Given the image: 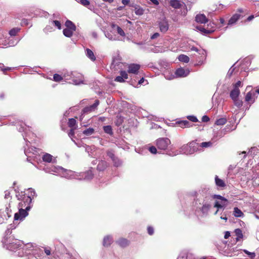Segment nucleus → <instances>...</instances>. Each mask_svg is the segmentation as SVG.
<instances>
[{
    "label": "nucleus",
    "mask_w": 259,
    "mask_h": 259,
    "mask_svg": "<svg viewBox=\"0 0 259 259\" xmlns=\"http://www.w3.org/2000/svg\"><path fill=\"white\" fill-rule=\"evenodd\" d=\"M44 169L46 172L59 175L61 177L68 179L89 181L93 178V174L91 169L84 172H76L59 166H47Z\"/></svg>",
    "instance_id": "obj_1"
},
{
    "label": "nucleus",
    "mask_w": 259,
    "mask_h": 259,
    "mask_svg": "<svg viewBox=\"0 0 259 259\" xmlns=\"http://www.w3.org/2000/svg\"><path fill=\"white\" fill-rule=\"evenodd\" d=\"M13 124L17 126L18 131L20 132H23L22 134L24 140L26 142V147L24 148L25 154L28 157L27 160L29 157H35L36 155L41 152V150L36 148L35 147H29L28 143H30V141H28L27 137H34V134L31 131V127L26 125V124L22 121L17 120L15 122H12Z\"/></svg>",
    "instance_id": "obj_2"
},
{
    "label": "nucleus",
    "mask_w": 259,
    "mask_h": 259,
    "mask_svg": "<svg viewBox=\"0 0 259 259\" xmlns=\"http://www.w3.org/2000/svg\"><path fill=\"white\" fill-rule=\"evenodd\" d=\"M197 198L195 204L196 209L199 210L203 216H207L211 207L212 196L208 188H203L197 192Z\"/></svg>",
    "instance_id": "obj_3"
},
{
    "label": "nucleus",
    "mask_w": 259,
    "mask_h": 259,
    "mask_svg": "<svg viewBox=\"0 0 259 259\" xmlns=\"http://www.w3.org/2000/svg\"><path fill=\"white\" fill-rule=\"evenodd\" d=\"M4 247L7 249L12 251L19 252L21 248L23 242L18 239H15L13 236H6L2 241Z\"/></svg>",
    "instance_id": "obj_4"
},
{
    "label": "nucleus",
    "mask_w": 259,
    "mask_h": 259,
    "mask_svg": "<svg viewBox=\"0 0 259 259\" xmlns=\"http://www.w3.org/2000/svg\"><path fill=\"white\" fill-rule=\"evenodd\" d=\"M198 143L195 141H192L188 144L182 146L178 152H176L173 154V155L175 156L179 154L186 155L191 154L196 151L198 149Z\"/></svg>",
    "instance_id": "obj_5"
},
{
    "label": "nucleus",
    "mask_w": 259,
    "mask_h": 259,
    "mask_svg": "<svg viewBox=\"0 0 259 259\" xmlns=\"http://www.w3.org/2000/svg\"><path fill=\"white\" fill-rule=\"evenodd\" d=\"M170 140L167 138H160L156 141V145L158 149L162 152V154L166 153L170 156H174L172 153H170L168 149L170 145Z\"/></svg>",
    "instance_id": "obj_6"
},
{
    "label": "nucleus",
    "mask_w": 259,
    "mask_h": 259,
    "mask_svg": "<svg viewBox=\"0 0 259 259\" xmlns=\"http://www.w3.org/2000/svg\"><path fill=\"white\" fill-rule=\"evenodd\" d=\"M34 246L31 243H27L23 245V247L19 249V252L17 253V255L18 256H23L25 254H28L30 253V251L33 250Z\"/></svg>",
    "instance_id": "obj_7"
},
{
    "label": "nucleus",
    "mask_w": 259,
    "mask_h": 259,
    "mask_svg": "<svg viewBox=\"0 0 259 259\" xmlns=\"http://www.w3.org/2000/svg\"><path fill=\"white\" fill-rule=\"evenodd\" d=\"M32 198L31 196H24L23 199L18 204V207L26 208L27 210H30L32 207Z\"/></svg>",
    "instance_id": "obj_8"
},
{
    "label": "nucleus",
    "mask_w": 259,
    "mask_h": 259,
    "mask_svg": "<svg viewBox=\"0 0 259 259\" xmlns=\"http://www.w3.org/2000/svg\"><path fill=\"white\" fill-rule=\"evenodd\" d=\"M257 97L256 92L254 91H250L246 94L244 100L246 104L249 105V107H247V108H249L250 105L255 102Z\"/></svg>",
    "instance_id": "obj_9"
},
{
    "label": "nucleus",
    "mask_w": 259,
    "mask_h": 259,
    "mask_svg": "<svg viewBox=\"0 0 259 259\" xmlns=\"http://www.w3.org/2000/svg\"><path fill=\"white\" fill-rule=\"evenodd\" d=\"M29 210H27L26 208H23L22 207L19 208V211L17 213H16L14 215V220L15 221L17 220H22L24 219L26 216L28 215V211Z\"/></svg>",
    "instance_id": "obj_10"
},
{
    "label": "nucleus",
    "mask_w": 259,
    "mask_h": 259,
    "mask_svg": "<svg viewBox=\"0 0 259 259\" xmlns=\"http://www.w3.org/2000/svg\"><path fill=\"white\" fill-rule=\"evenodd\" d=\"M190 73L189 69H184L183 68H179L175 71V75L177 77H185Z\"/></svg>",
    "instance_id": "obj_11"
},
{
    "label": "nucleus",
    "mask_w": 259,
    "mask_h": 259,
    "mask_svg": "<svg viewBox=\"0 0 259 259\" xmlns=\"http://www.w3.org/2000/svg\"><path fill=\"white\" fill-rule=\"evenodd\" d=\"M140 66L137 64H131L128 66V72L135 74H138Z\"/></svg>",
    "instance_id": "obj_12"
},
{
    "label": "nucleus",
    "mask_w": 259,
    "mask_h": 259,
    "mask_svg": "<svg viewBox=\"0 0 259 259\" xmlns=\"http://www.w3.org/2000/svg\"><path fill=\"white\" fill-rule=\"evenodd\" d=\"M99 104V101L98 100H96L95 102L91 106H87L83 109L84 113L88 112H94L96 111L97 107Z\"/></svg>",
    "instance_id": "obj_13"
},
{
    "label": "nucleus",
    "mask_w": 259,
    "mask_h": 259,
    "mask_svg": "<svg viewBox=\"0 0 259 259\" xmlns=\"http://www.w3.org/2000/svg\"><path fill=\"white\" fill-rule=\"evenodd\" d=\"M128 78V74L125 71H121L120 72V75L117 76L115 79V81L119 82H123L124 81V79Z\"/></svg>",
    "instance_id": "obj_14"
},
{
    "label": "nucleus",
    "mask_w": 259,
    "mask_h": 259,
    "mask_svg": "<svg viewBox=\"0 0 259 259\" xmlns=\"http://www.w3.org/2000/svg\"><path fill=\"white\" fill-rule=\"evenodd\" d=\"M108 166V163L105 160H99L97 169L99 171H104Z\"/></svg>",
    "instance_id": "obj_15"
},
{
    "label": "nucleus",
    "mask_w": 259,
    "mask_h": 259,
    "mask_svg": "<svg viewBox=\"0 0 259 259\" xmlns=\"http://www.w3.org/2000/svg\"><path fill=\"white\" fill-rule=\"evenodd\" d=\"M113 242V238L111 236L107 235L104 237L103 241V245L105 247L109 246Z\"/></svg>",
    "instance_id": "obj_16"
},
{
    "label": "nucleus",
    "mask_w": 259,
    "mask_h": 259,
    "mask_svg": "<svg viewBox=\"0 0 259 259\" xmlns=\"http://www.w3.org/2000/svg\"><path fill=\"white\" fill-rule=\"evenodd\" d=\"M160 30L162 32H165L168 29V24L167 21L163 20L159 23Z\"/></svg>",
    "instance_id": "obj_17"
},
{
    "label": "nucleus",
    "mask_w": 259,
    "mask_h": 259,
    "mask_svg": "<svg viewBox=\"0 0 259 259\" xmlns=\"http://www.w3.org/2000/svg\"><path fill=\"white\" fill-rule=\"evenodd\" d=\"M176 123L180 127L184 128V127H188L192 126V124L187 120H179L176 121Z\"/></svg>",
    "instance_id": "obj_18"
},
{
    "label": "nucleus",
    "mask_w": 259,
    "mask_h": 259,
    "mask_svg": "<svg viewBox=\"0 0 259 259\" xmlns=\"http://www.w3.org/2000/svg\"><path fill=\"white\" fill-rule=\"evenodd\" d=\"M195 20L197 22L200 23H205L208 21L207 19L204 14L197 15L195 17Z\"/></svg>",
    "instance_id": "obj_19"
},
{
    "label": "nucleus",
    "mask_w": 259,
    "mask_h": 259,
    "mask_svg": "<svg viewBox=\"0 0 259 259\" xmlns=\"http://www.w3.org/2000/svg\"><path fill=\"white\" fill-rule=\"evenodd\" d=\"M170 4L172 7L175 9H179L182 8L184 3H181L178 0H170Z\"/></svg>",
    "instance_id": "obj_20"
},
{
    "label": "nucleus",
    "mask_w": 259,
    "mask_h": 259,
    "mask_svg": "<svg viewBox=\"0 0 259 259\" xmlns=\"http://www.w3.org/2000/svg\"><path fill=\"white\" fill-rule=\"evenodd\" d=\"M240 15L235 14L232 16L228 22L229 25H232L236 23V22L239 19Z\"/></svg>",
    "instance_id": "obj_21"
},
{
    "label": "nucleus",
    "mask_w": 259,
    "mask_h": 259,
    "mask_svg": "<svg viewBox=\"0 0 259 259\" xmlns=\"http://www.w3.org/2000/svg\"><path fill=\"white\" fill-rule=\"evenodd\" d=\"M239 95L240 90L238 88H234L230 93V97L232 100H235L236 99L238 98Z\"/></svg>",
    "instance_id": "obj_22"
},
{
    "label": "nucleus",
    "mask_w": 259,
    "mask_h": 259,
    "mask_svg": "<svg viewBox=\"0 0 259 259\" xmlns=\"http://www.w3.org/2000/svg\"><path fill=\"white\" fill-rule=\"evenodd\" d=\"M42 159L44 161L49 163L54 162L55 160V159L53 160V156L49 153L44 154L42 157Z\"/></svg>",
    "instance_id": "obj_23"
},
{
    "label": "nucleus",
    "mask_w": 259,
    "mask_h": 259,
    "mask_svg": "<svg viewBox=\"0 0 259 259\" xmlns=\"http://www.w3.org/2000/svg\"><path fill=\"white\" fill-rule=\"evenodd\" d=\"M72 83L75 85L83 83V77L81 75L78 74L75 78H74L72 79Z\"/></svg>",
    "instance_id": "obj_24"
},
{
    "label": "nucleus",
    "mask_w": 259,
    "mask_h": 259,
    "mask_svg": "<svg viewBox=\"0 0 259 259\" xmlns=\"http://www.w3.org/2000/svg\"><path fill=\"white\" fill-rule=\"evenodd\" d=\"M215 183L216 185L219 187H224L226 186L225 182L219 178L217 176L215 177Z\"/></svg>",
    "instance_id": "obj_25"
},
{
    "label": "nucleus",
    "mask_w": 259,
    "mask_h": 259,
    "mask_svg": "<svg viewBox=\"0 0 259 259\" xmlns=\"http://www.w3.org/2000/svg\"><path fill=\"white\" fill-rule=\"evenodd\" d=\"M226 134V128H224L221 131H218L214 135V138H216L217 140L220 139L224 136Z\"/></svg>",
    "instance_id": "obj_26"
},
{
    "label": "nucleus",
    "mask_w": 259,
    "mask_h": 259,
    "mask_svg": "<svg viewBox=\"0 0 259 259\" xmlns=\"http://www.w3.org/2000/svg\"><path fill=\"white\" fill-rule=\"evenodd\" d=\"M112 28H115L117 30V33L122 36H125V33L123 31V30L121 28H120L119 26L116 25L115 24H112L111 25Z\"/></svg>",
    "instance_id": "obj_27"
},
{
    "label": "nucleus",
    "mask_w": 259,
    "mask_h": 259,
    "mask_svg": "<svg viewBox=\"0 0 259 259\" xmlns=\"http://www.w3.org/2000/svg\"><path fill=\"white\" fill-rule=\"evenodd\" d=\"M68 126L70 128H77L76 119L73 118H69L68 122Z\"/></svg>",
    "instance_id": "obj_28"
},
{
    "label": "nucleus",
    "mask_w": 259,
    "mask_h": 259,
    "mask_svg": "<svg viewBox=\"0 0 259 259\" xmlns=\"http://www.w3.org/2000/svg\"><path fill=\"white\" fill-rule=\"evenodd\" d=\"M116 243L120 246L124 247L128 245V241L124 238H120L116 241Z\"/></svg>",
    "instance_id": "obj_29"
},
{
    "label": "nucleus",
    "mask_w": 259,
    "mask_h": 259,
    "mask_svg": "<svg viewBox=\"0 0 259 259\" xmlns=\"http://www.w3.org/2000/svg\"><path fill=\"white\" fill-rule=\"evenodd\" d=\"M233 214L235 217L240 218L243 216V213L238 207H235L234 208Z\"/></svg>",
    "instance_id": "obj_30"
},
{
    "label": "nucleus",
    "mask_w": 259,
    "mask_h": 259,
    "mask_svg": "<svg viewBox=\"0 0 259 259\" xmlns=\"http://www.w3.org/2000/svg\"><path fill=\"white\" fill-rule=\"evenodd\" d=\"M75 30L69 28H65L63 30V34L65 36L70 37L72 35Z\"/></svg>",
    "instance_id": "obj_31"
},
{
    "label": "nucleus",
    "mask_w": 259,
    "mask_h": 259,
    "mask_svg": "<svg viewBox=\"0 0 259 259\" xmlns=\"http://www.w3.org/2000/svg\"><path fill=\"white\" fill-rule=\"evenodd\" d=\"M234 232L235 233L236 237V240L239 241L240 239H242L243 237L242 230L240 229H236L235 230Z\"/></svg>",
    "instance_id": "obj_32"
},
{
    "label": "nucleus",
    "mask_w": 259,
    "mask_h": 259,
    "mask_svg": "<svg viewBox=\"0 0 259 259\" xmlns=\"http://www.w3.org/2000/svg\"><path fill=\"white\" fill-rule=\"evenodd\" d=\"M103 130L105 133L109 134L110 136L112 135L113 134L112 127L110 125L104 126Z\"/></svg>",
    "instance_id": "obj_33"
},
{
    "label": "nucleus",
    "mask_w": 259,
    "mask_h": 259,
    "mask_svg": "<svg viewBox=\"0 0 259 259\" xmlns=\"http://www.w3.org/2000/svg\"><path fill=\"white\" fill-rule=\"evenodd\" d=\"M86 54L87 56L92 61H95L96 60V57L94 56L93 52L90 50L89 49H87L86 50Z\"/></svg>",
    "instance_id": "obj_34"
},
{
    "label": "nucleus",
    "mask_w": 259,
    "mask_h": 259,
    "mask_svg": "<svg viewBox=\"0 0 259 259\" xmlns=\"http://www.w3.org/2000/svg\"><path fill=\"white\" fill-rule=\"evenodd\" d=\"M178 59L180 61L185 63H188L190 60L189 57L185 55H180L178 57Z\"/></svg>",
    "instance_id": "obj_35"
},
{
    "label": "nucleus",
    "mask_w": 259,
    "mask_h": 259,
    "mask_svg": "<svg viewBox=\"0 0 259 259\" xmlns=\"http://www.w3.org/2000/svg\"><path fill=\"white\" fill-rule=\"evenodd\" d=\"M112 161L114 166L117 167L121 166L122 164V161L117 157L114 159Z\"/></svg>",
    "instance_id": "obj_36"
},
{
    "label": "nucleus",
    "mask_w": 259,
    "mask_h": 259,
    "mask_svg": "<svg viewBox=\"0 0 259 259\" xmlns=\"http://www.w3.org/2000/svg\"><path fill=\"white\" fill-rule=\"evenodd\" d=\"M65 26H66V28L71 29L72 30L76 29V27L74 24L69 20H67L65 22Z\"/></svg>",
    "instance_id": "obj_37"
},
{
    "label": "nucleus",
    "mask_w": 259,
    "mask_h": 259,
    "mask_svg": "<svg viewBox=\"0 0 259 259\" xmlns=\"http://www.w3.org/2000/svg\"><path fill=\"white\" fill-rule=\"evenodd\" d=\"M149 151L152 153L155 154L156 153L158 154H162V152L159 151L158 149L157 150V148L155 146H151L149 147Z\"/></svg>",
    "instance_id": "obj_38"
},
{
    "label": "nucleus",
    "mask_w": 259,
    "mask_h": 259,
    "mask_svg": "<svg viewBox=\"0 0 259 259\" xmlns=\"http://www.w3.org/2000/svg\"><path fill=\"white\" fill-rule=\"evenodd\" d=\"M196 28L197 30H198L199 31H200L204 33H207V34L210 33L211 32H212L213 31V30H207L206 29L204 28L203 27H202L201 26H196Z\"/></svg>",
    "instance_id": "obj_39"
},
{
    "label": "nucleus",
    "mask_w": 259,
    "mask_h": 259,
    "mask_svg": "<svg viewBox=\"0 0 259 259\" xmlns=\"http://www.w3.org/2000/svg\"><path fill=\"white\" fill-rule=\"evenodd\" d=\"M164 77L166 79L168 80H171L175 78L176 75L175 74H170V72L169 71H165L164 73Z\"/></svg>",
    "instance_id": "obj_40"
},
{
    "label": "nucleus",
    "mask_w": 259,
    "mask_h": 259,
    "mask_svg": "<svg viewBox=\"0 0 259 259\" xmlns=\"http://www.w3.org/2000/svg\"><path fill=\"white\" fill-rule=\"evenodd\" d=\"M15 227L14 225L10 224L8 226V228H7L6 231V236H10V235L12 233V230L13 229H15Z\"/></svg>",
    "instance_id": "obj_41"
},
{
    "label": "nucleus",
    "mask_w": 259,
    "mask_h": 259,
    "mask_svg": "<svg viewBox=\"0 0 259 259\" xmlns=\"http://www.w3.org/2000/svg\"><path fill=\"white\" fill-rule=\"evenodd\" d=\"M94 129L93 128L90 127L84 130L82 133L86 136H90L94 133Z\"/></svg>",
    "instance_id": "obj_42"
},
{
    "label": "nucleus",
    "mask_w": 259,
    "mask_h": 259,
    "mask_svg": "<svg viewBox=\"0 0 259 259\" xmlns=\"http://www.w3.org/2000/svg\"><path fill=\"white\" fill-rule=\"evenodd\" d=\"M135 13L137 15H142L144 13V10L139 6H136L135 8Z\"/></svg>",
    "instance_id": "obj_43"
},
{
    "label": "nucleus",
    "mask_w": 259,
    "mask_h": 259,
    "mask_svg": "<svg viewBox=\"0 0 259 259\" xmlns=\"http://www.w3.org/2000/svg\"><path fill=\"white\" fill-rule=\"evenodd\" d=\"M227 122V119L225 118H221L217 119L215 121V123L218 125H223L225 124Z\"/></svg>",
    "instance_id": "obj_44"
},
{
    "label": "nucleus",
    "mask_w": 259,
    "mask_h": 259,
    "mask_svg": "<svg viewBox=\"0 0 259 259\" xmlns=\"http://www.w3.org/2000/svg\"><path fill=\"white\" fill-rule=\"evenodd\" d=\"M20 31V29L18 28H14L13 29H12L11 30H10L9 31V34L11 35V36H15L16 35V34L18 33V32Z\"/></svg>",
    "instance_id": "obj_45"
},
{
    "label": "nucleus",
    "mask_w": 259,
    "mask_h": 259,
    "mask_svg": "<svg viewBox=\"0 0 259 259\" xmlns=\"http://www.w3.org/2000/svg\"><path fill=\"white\" fill-rule=\"evenodd\" d=\"M191 51H195L196 52H198L199 54L204 55L205 54V52L203 50L200 49L199 50L198 48L192 47L190 48Z\"/></svg>",
    "instance_id": "obj_46"
},
{
    "label": "nucleus",
    "mask_w": 259,
    "mask_h": 259,
    "mask_svg": "<svg viewBox=\"0 0 259 259\" xmlns=\"http://www.w3.org/2000/svg\"><path fill=\"white\" fill-rule=\"evenodd\" d=\"M107 156L111 159L112 160H113L114 159H115L116 156H115L113 150H110L107 151Z\"/></svg>",
    "instance_id": "obj_47"
},
{
    "label": "nucleus",
    "mask_w": 259,
    "mask_h": 259,
    "mask_svg": "<svg viewBox=\"0 0 259 259\" xmlns=\"http://www.w3.org/2000/svg\"><path fill=\"white\" fill-rule=\"evenodd\" d=\"M212 145V143L210 141L209 142H202L200 144V147L202 148H207L209 147H211Z\"/></svg>",
    "instance_id": "obj_48"
},
{
    "label": "nucleus",
    "mask_w": 259,
    "mask_h": 259,
    "mask_svg": "<svg viewBox=\"0 0 259 259\" xmlns=\"http://www.w3.org/2000/svg\"><path fill=\"white\" fill-rule=\"evenodd\" d=\"M243 251L248 255V256L251 258V259H254L255 256V253L254 252H249V251L244 249Z\"/></svg>",
    "instance_id": "obj_49"
},
{
    "label": "nucleus",
    "mask_w": 259,
    "mask_h": 259,
    "mask_svg": "<svg viewBox=\"0 0 259 259\" xmlns=\"http://www.w3.org/2000/svg\"><path fill=\"white\" fill-rule=\"evenodd\" d=\"M77 128H71L69 132L68 133V136L71 139V140L75 143V142L73 140L72 137L74 136L75 133L74 130Z\"/></svg>",
    "instance_id": "obj_50"
},
{
    "label": "nucleus",
    "mask_w": 259,
    "mask_h": 259,
    "mask_svg": "<svg viewBox=\"0 0 259 259\" xmlns=\"http://www.w3.org/2000/svg\"><path fill=\"white\" fill-rule=\"evenodd\" d=\"M117 117V119L116 121H115V124L116 125L119 126V125H121L123 121V117L120 115L119 116H118Z\"/></svg>",
    "instance_id": "obj_51"
},
{
    "label": "nucleus",
    "mask_w": 259,
    "mask_h": 259,
    "mask_svg": "<svg viewBox=\"0 0 259 259\" xmlns=\"http://www.w3.org/2000/svg\"><path fill=\"white\" fill-rule=\"evenodd\" d=\"M212 200L214 198H217V199H220L222 201H224L225 202L228 201V200L226 198L220 195H212Z\"/></svg>",
    "instance_id": "obj_52"
},
{
    "label": "nucleus",
    "mask_w": 259,
    "mask_h": 259,
    "mask_svg": "<svg viewBox=\"0 0 259 259\" xmlns=\"http://www.w3.org/2000/svg\"><path fill=\"white\" fill-rule=\"evenodd\" d=\"M235 105L237 107H241L242 105L243 102L241 100H239L238 98L236 99L235 100H233Z\"/></svg>",
    "instance_id": "obj_53"
},
{
    "label": "nucleus",
    "mask_w": 259,
    "mask_h": 259,
    "mask_svg": "<svg viewBox=\"0 0 259 259\" xmlns=\"http://www.w3.org/2000/svg\"><path fill=\"white\" fill-rule=\"evenodd\" d=\"M24 196H25V195L23 192H21V193L17 192L16 195L17 199L20 200H22L23 199Z\"/></svg>",
    "instance_id": "obj_54"
},
{
    "label": "nucleus",
    "mask_w": 259,
    "mask_h": 259,
    "mask_svg": "<svg viewBox=\"0 0 259 259\" xmlns=\"http://www.w3.org/2000/svg\"><path fill=\"white\" fill-rule=\"evenodd\" d=\"M53 78L55 81H60L63 79L62 77L58 74H55Z\"/></svg>",
    "instance_id": "obj_55"
},
{
    "label": "nucleus",
    "mask_w": 259,
    "mask_h": 259,
    "mask_svg": "<svg viewBox=\"0 0 259 259\" xmlns=\"http://www.w3.org/2000/svg\"><path fill=\"white\" fill-rule=\"evenodd\" d=\"M181 8L182 9L181 14L183 16L186 15L187 13V9L185 5L183 4V6Z\"/></svg>",
    "instance_id": "obj_56"
},
{
    "label": "nucleus",
    "mask_w": 259,
    "mask_h": 259,
    "mask_svg": "<svg viewBox=\"0 0 259 259\" xmlns=\"http://www.w3.org/2000/svg\"><path fill=\"white\" fill-rule=\"evenodd\" d=\"M28 191L29 193V195L28 196L33 197L34 196H36V193L35 190L32 188H29L28 189Z\"/></svg>",
    "instance_id": "obj_57"
},
{
    "label": "nucleus",
    "mask_w": 259,
    "mask_h": 259,
    "mask_svg": "<svg viewBox=\"0 0 259 259\" xmlns=\"http://www.w3.org/2000/svg\"><path fill=\"white\" fill-rule=\"evenodd\" d=\"M187 117L188 119L194 122H197L198 121L197 117L194 115H189Z\"/></svg>",
    "instance_id": "obj_58"
},
{
    "label": "nucleus",
    "mask_w": 259,
    "mask_h": 259,
    "mask_svg": "<svg viewBox=\"0 0 259 259\" xmlns=\"http://www.w3.org/2000/svg\"><path fill=\"white\" fill-rule=\"evenodd\" d=\"M105 36L107 38H108L109 39L111 40H116V38L115 37V36H113L112 35H111V34L109 33H107L105 34Z\"/></svg>",
    "instance_id": "obj_59"
},
{
    "label": "nucleus",
    "mask_w": 259,
    "mask_h": 259,
    "mask_svg": "<svg viewBox=\"0 0 259 259\" xmlns=\"http://www.w3.org/2000/svg\"><path fill=\"white\" fill-rule=\"evenodd\" d=\"M234 65H233L230 68V69L229 70L228 72V73H227V76H228L229 77H231V75L233 74L234 71V70H235V67H234Z\"/></svg>",
    "instance_id": "obj_60"
},
{
    "label": "nucleus",
    "mask_w": 259,
    "mask_h": 259,
    "mask_svg": "<svg viewBox=\"0 0 259 259\" xmlns=\"http://www.w3.org/2000/svg\"><path fill=\"white\" fill-rule=\"evenodd\" d=\"M52 24H53L55 26H56L58 29H61V23L59 21L55 20L52 21Z\"/></svg>",
    "instance_id": "obj_61"
},
{
    "label": "nucleus",
    "mask_w": 259,
    "mask_h": 259,
    "mask_svg": "<svg viewBox=\"0 0 259 259\" xmlns=\"http://www.w3.org/2000/svg\"><path fill=\"white\" fill-rule=\"evenodd\" d=\"M148 233L150 235H152L154 233V229L152 227L149 226L147 228Z\"/></svg>",
    "instance_id": "obj_62"
},
{
    "label": "nucleus",
    "mask_w": 259,
    "mask_h": 259,
    "mask_svg": "<svg viewBox=\"0 0 259 259\" xmlns=\"http://www.w3.org/2000/svg\"><path fill=\"white\" fill-rule=\"evenodd\" d=\"M214 207H217L218 209L223 208V205L221 203H220L218 201H215L214 205Z\"/></svg>",
    "instance_id": "obj_63"
},
{
    "label": "nucleus",
    "mask_w": 259,
    "mask_h": 259,
    "mask_svg": "<svg viewBox=\"0 0 259 259\" xmlns=\"http://www.w3.org/2000/svg\"><path fill=\"white\" fill-rule=\"evenodd\" d=\"M209 120V118L208 117V116H207V115H204L202 117V121L203 122H207Z\"/></svg>",
    "instance_id": "obj_64"
}]
</instances>
